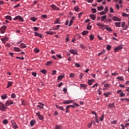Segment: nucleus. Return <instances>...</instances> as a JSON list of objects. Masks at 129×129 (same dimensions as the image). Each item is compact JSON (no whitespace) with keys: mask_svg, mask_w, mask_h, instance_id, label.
<instances>
[{"mask_svg":"<svg viewBox=\"0 0 129 129\" xmlns=\"http://www.w3.org/2000/svg\"><path fill=\"white\" fill-rule=\"evenodd\" d=\"M97 26L99 27V29H101V30H107V31H108V32H112V29H111L110 27H108L107 25H105L104 24H102L100 23V22H99L96 24Z\"/></svg>","mask_w":129,"mask_h":129,"instance_id":"nucleus-1","label":"nucleus"},{"mask_svg":"<svg viewBox=\"0 0 129 129\" xmlns=\"http://www.w3.org/2000/svg\"><path fill=\"white\" fill-rule=\"evenodd\" d=\"M14 21H19V22H24V18L22 17L21 16L18 15L16 16L14 19Z\"/></svg>","mask_w":129,"mask_h":129,"instance_id":"nucleus-2","label":"nucleus"},{"mask_svg":"<svg viewBox=\"0 0 129 129\" xmlns=\"http://www.w3.org/2000/svg\"><path fill=\"white\" fill-rule=\"evenodd\" d=\"M6 109L7 107L5 106V104L2 102H0V110H2V111H5V110Z\"/></svg>","mask_w":129,"mask_h":129,"instance_id":"nucleus-3","label":"nucleus"},{"mask_svg":"<svg viewBox=\"0 0 129 129\" xmlns=\"http://www.w3.org/2000/svg\"><path fill=\"white\" fill-rule=\"evenodd\" d=\"M7 29V26H3L0 28V32L1 34H5V31Z\"/></svg>","mask_w":129,"mask_h":129,"instance_id":"nucleus-4","label":"nucleus"},{"mask_svg":"<svg viewBox=\"0 0 129 129\" xmlns=\"http://www.w3.org/2000/svg\"><path fill=\"white\" fill-rule=\"evenodd\" d=\"M13 103L14 102H13V101L9 100L6 101V102L5 103V105L6 106H10L11 104H13Z\"/></svg>","mask_w":129,"mask_h":129,"instance_id":"nucleus-5","label":"nucleus"},{"mask_svg":"<svg viewBox=\"0 0 129 129\" xmlns=\"http://www.w3.org/2000/svg\"><path fill=\"white\" fill-rule=\"evenodd\" d=\"M50 7L51 8V9H52V10H54V11H59L60 9H59V8L56 7V6H55V5L52 4L50 6Z\"/></svg>","mask_w":129,"mask_h":129,"instance_id":"nucleus-6","label":"nucleus"},{"mask_svg":"<svg viewBox=\"0 0 129 129\" xmlns=\"http://www.w3.org/2000/svg\"><path fill=\"white\" fill-rule=\"evenodd\" d=\"M121 49H122V45H119L114 48V52H118Z\"/></svg>","mask_w":129,"mask_h":129,"instance_id":"nucleus-7","label":"nucleus"},{"mask_svg":"<svg viewBox=\"0 0 129 129\" xmlns=\"http://www.w3.org/2000/svg\"><path fill=\"white\" fill-rule=\"evenodd\" d=\"M36 115H37V116L39 117V118L40 119H41V120L44 119V117L43 116V115H42L40 114V112L36 113Z\"/></svg>","mask_w":129,"mask_h":129,"instance_id":"nucleus-8","label":"nucleus"},{"mask_svg":"<svg viewBox=\"0 0 129 129\" xmlns=\"http://www.w3.org/2000/svg\"><path fill=\"white\" fill-rule=\"evenodd\" d=\"M80 88H83L84 90L87 89V86L84 84H80Z\"/></svg>","mask_w":129,"mask_h":129,"instance_id":"nucleus-9","label":"nucleus"},{"mask_svg":"<svg viewBox=\"0 0 129 129\" xmlns=\"http://www.w3.org/2000/svg\"><path fill=\"white\" fill-rule=\"evenodd\" d=\"M34 35L36 37H39V38H40L41 39H42V38L43 37V35H42V34L38 33L37 32H35Z\"/></svg>","mask_w":129,"mask_h":129,"instance_id":"nucleus-10","label":"nucleus"},{"mask_svg":"<svg viewBox=\"0 0 129 129\" xmlns=\"http://www.w3.org/2000/svg\"><path fill=\"white\" fill-rule=\"evenodd\" d=\"M70 52L72 54H73L74 55H77V50H74V49H70Z\"/></svg>","mask_w":129,"mask_h":129,"instance_id":"nucleus-11","label":"nucleus"},{"mask_svg":"<svg viewBox=\"0 0 129 129\" xmlns=\"http://www.w3.org/2000/svg\"><path fill=\"white\" fill-rule=\"evenodd\" d=\"M112 20H113V21H114L115 22L118 21V22H120V21H121V20L118 18H117V17H115L114 16L112 18Z\"/></svg>","mask_w":129,"mask_h":129,"instance_id":"nucleus-12","label":"nucleus"},{"mask_svg":"<svg viewBox=\"0 0 129 129\" xmlns=\"http://www.w3.org/2000/svg\"><path fill=\"white\" fill-rule=\"evenodd\" d=\"M73 102V100H65L63 102V104H70V103H71Z\"/></svg>","mask_w":129,"mask_h":129,"instance_id":"nucleus-13","label":"nucleus"},{"mask_svg":"<svg viewBox=\"0 0 129 129\" xmlns=\"http://www.w3.org/2000/svg\"><path fill=\"white\" fill-rule=\"evenodd\" d=\"M12 127H13V128H14V129L18 128V125L17 124L16 122H13L12 123Z\"/></svg>","mask_w":129,"mask_h":129,"instance_id":"nucleus-14","label":"nucleus"},{"mask_svg":"<svg viewBox=\"0 0 129 129\" xmlns=\"http://www.w3.org/2000/svg\"><path fill=\"white\" fill-rule=\"evenodd\" d=\"M94 81V80L93 79L88 80V84H89V85H92V84L93 83Z\"/></svg>","mask_w":129,"mask_h":129,"instance_id":"nucleus-15","label":"nucleus"},{"mask_svg":"<svg viewBox=\"0 0 129 129\" xmlns=\"http://www.w3.org/2000/svg\"><path fill=\"white\" fill-rule=\"evenodd\" d=\"M20 47V48H22V49H24V48H26V47H27V45H26V44H25L24 43H21Z\"/></svg>","mask_w":129,"mask_h":129,"instance_id":"nucleus-16","label":"nucleus"},{"mask_svg":"<svg viewBox=\"0 0 129 129\" xmlns=\"http://www.w3.org/2000/svg\"><path fill=\"white\" fill-rule=\"evenodd\" d=\"M45 33L47 35H54V34H56V32L54 31H46Z\"/></svg>","mask_w":129,"mask_h":129,"instance_id":"nucleus-17","label":"nucleus"},{"mask_svg":"<svg viewBox=\"0 0 129 129\" xmlns=\"http://www.w3.org/2000/svg\"><path fill=\"white\" fill-rule=\"evenodd\" d=\"M108 107L110 108H115V106L114 105V103H113L112 104H109Z\"/></svg>","mask_w":129,"mask_h":129,"instance_id":"nucleus-18","label":"nucleus"},{"mask_svg":"<svg viewBox=\"0 0 129 129\" xmlns=\"http://www.w3.org/2000/svg\"><path fill=\"white\" fill-rule=\"evenodd\" d=\"M106 18H107V16L106 15H105V16H102L101 17L100 20L102 22H104V21H105V20H106Z\"/></svg>","mask_w":129,"mask_h":129,"instance_id":"nucleus-19","label":"nucleus"},{"mask_svg":"<svg viewBox=\"0 0 129 129\" xmlns=\"http://www.w3.org/2000/svg\"><path fill=\"white\" fill-rule=\"evenodd\" d=\"M55 106L57 108H58V109H60V110H62V111H65V109L62 106H58V105H56Z\"/></svg>","mask_w":129,"mask_h":129,"instance_id":"nucleus-20","label":"nucleus"},{"mask_svg":"<svg viewBox=\"0 0 129 129\" xmlns=\"http://www.w3.org/2000/svg\"><path fill=\"white\" fill-rule=\"evenodd\" d=\"M2 42L4 43V44L6 43V42L8 41L9 40V38L8 37H5L1 39Z\"/></svg>","mask_w":129,"mask_h":129,"instance_id":"nucleus-21","label":"nucleus"},{"mask_svg":"<svg viewBox=\"0 0 129 129\" xmlns=\"http://www.w3.org/2000/svg\"><path fill=\"white\" fill-rule=\"evenodd\" d=\"M35 123H36V120H32L31 121H30V125L31 126H33Z\"/></svg>","mask_w":129,"mask_h":129,"instance_id":"nucleus-22","label":"nucleus"},{"mask_svg":"<svg viewBox=\"0 0 129 129\" xmlns=\"http://www.w3.org/2000/svg\"><path fill=\"white\" fill-rule=\"evenodd\" d=\"M63 78H64V76H63V75L59 76L57 77V80H60V81H61V80H62V79H63Z\"/></svg>","mask_w":129,"mask_h":129,"instance_id":"nucleus-23","label":"nucleus"},{"mask_svg":"<svg viewBox=\"0 0 129 129\" xmlns=\"http://www.w3.org/2000/svg\"><path fill=\"white\" fill-rule=\"evenodd\" d=\"M90 17L91 19V20H95V15L93 14L90 15Z\"/></svg>","mask_w":129,"mask_h":129,"instance_id":"nucleus-24","label":"nucleus"},{"mask_svg":"<svg viewBox=\"0 0 129 129\" xmlns=\"http://www.w3.org/2000/svg\"><path fill=\"white\" fill-rule=\"evenodd\" d=\"M97 8L98 11H102V10H103V9H104L103 6H102L98 7Z\"/></svg>","mask_w":129,"mask_h":129,"instance_id":"nucleus-25","label":"nucleus"},{"mask_svg":"<svg viewBox=\"0 0 129 129\" xmlns=\"http://www.w3.org/2000/svg\"><path fill=\"white\" fill-rule=\"evenodd\" d=\"M125 101H129V98H121L120 101H122V102H124Z\"/></svg>","mask_w":129,"mask_h":129,"instance_id":"nucleus-26","label":"nucleus"},{"mask_svg":"<svg viewBox=\"0 0 129 129\" xmlns=\"http://www.w3.org/2000/svg\"><path fill=\"white\" fill-rule=\"evenodd\" d=\"M117 79H118V80H120V81H123V77H117Z\"/></svg>","mask_w":129,"mask_h":129,"instance_id":"nucleus-27","label":"nucleus"},{"mask_svg":"<svg viewBox=\"0 0 129 129\" xmlns=\"http://www.w3.org/2000/svg\"><path fill=\"white\" fill-rule=\"evenodd\" d=\"M39 104H41L42 106L40 105H37V107H39V108H41L42 109H44V104L41 103H39Z\"/></svg>","mask_w":129,"mask_h":129,"instance_id":"nucleus-28","label":"nucleus"},{"mask_svg":"<svg viewBox=\"0 0 129 129\" xmlns=\"http://www.w3.org/2000/svg\"><path fill=\"white\" fill-rule=\"evenodd\" d=\"M87 34H88V31H84L82 32L83 36H85V35H87Z\"/></svg>","mask_w":129,"mask_h":129,"instance_id":"nucleus-29","label":"nucleus"},{"mask_svg":"<svg viewBox=\"0 0 129 129\" xmlns=\"http://www.w3.org/2000/svg\"><path fill=\"white\" fill-rule=\"evenodd\" d=\"M12 84H13V83H12V82H9L8 83L7 88H9V87H10V86H12Z\"/></svg>","mask_w":129,"mask_h":129,"instance_id":"nucleus-30","label":"nucleus"},{"mask_svg":"<svg viewBox=\"0 0 129 129\" xmlns=\"http://www.w3.org/2000/svg\"><path fill=\"white\" fill-rule=\"evenodd\" d=\"M14 51H16V52H20L21 49L19 47H14Z\"/></svg>","mask_w":129,"mask_h":129,"instance_id":"nucleus-31","label":"nucleus"},{"mask_svg":"<svg viewBox=\"0 0 129 129\" xmlns=\"http://www.w3.org/2000/svg\"><path fill=\"white\" fill-rule=\"evenodd\" d=\"M54 24H60V19L57 18L54 22Z\"/></svg>","mask_w":129,"mask_h":129,"instance_id":"nucleus-32","label":"nucleus"},{"mask_svg":"<svg viewBox=\"0 0 129 129\" xmlns=\"http://www.w3.org/2000/svg\"><path fill=\"white\" fill-rule=\"evenodd\" d=\"M52 63H53V62H52V61H47L45 65L46 66H50V65H51V64H52Z\"/></svg>","mask_w":129,"mask_h":129,"instance_id":"nucleus-33","label":"nucleus"},{"mask_svg":"<svg viewBox=\"0 0 129 129\" xmlns=\"http://www.w3.org/2000/svg\"><path fill=\"white\" fill-rule=\"evenodd\" d=\"M116 27H120V22H116L115 23Z\"/></svg>","mask_w":129,"mask_h":129,"instance_id":"nucleus-34","label":"nucleus"},{"mask_svg":"<svg viewBox=\"0 0 129 129\" xmlns=\"http://www.w3.org/2000/svg\"><path fill=\"white\" fill-rule=\"evenodd\" d=\"M30 20L33 22H36V21H37V18H35L34 17H33L30 18Z\"/></svg>","mask_w":129,"mask_h":129,"instance_id":"nucleus-35","label":"nucleus"},{"mask_svg":"<svg viewBox=\"0 0 129 129\" xmlns=\"http://www.w3.org/2000/svg\"><path fill=\"white\" fill-rule=\"evenodd\" d=\"M69 108H70V107H69V105L66 106V111H65L66 113H68V110H69Z\"/></svg>","mask_w":129,"mask_h":129,"instance_id":"nucleus-36","label":"nucleus"},{"mask_svg":"<svg viewBox=\"0 0 129 129\" xmlns=\"http://www.w3.org/2000/svg\"><path fill=\"white\" fill-rule=\"evenodd\" d=\"M72 24H73V20L71 19L70 21L69 24V27H71V26H72Z\"/></svg>","mask_w":129,"mask_h":129,"instance_id":"nucleus-37","label":"nucleus"},{"mask_svg":"<svg viewBox=\"0 0 129 129\" xmlns=\"http://www.w3.org/2000/svg\"><path fill=\"white\" fill-rule=\"evenodd\" d=\"M105 53V50H103L102 52L98 53V56H100L101 55H103V54Z\"/></svg>","mask_w":129,"mask_h":129,"instance_id":"nucleus-38","label":"nucleus"},{"mask_svg":"<svg viewBox=\"0 0 129 129\" xmlns=\"http://www.w3.org/2000/svg\"><path fill=\"white\" fill-rule=\"evenodd\" d=\"M62 128V126L59 125H56L55 126V129H61Z\"/></svg>","mask_w":129,"mask_h":129,"instance_id":"nucleus-39","label":"nucleus"},{"mask_svg":"<svg viewBox=\"0 0 129 129\" xmlns=\"http://www.w3.org/2000/svg\"><path fill=\"white\" fill-rule=\"evenodd\" d=\"M6 19H7V20H10V21H12V17L10 16H6Z\"/></svg>","mask_w":129,"mask_h":129,"instance_id":"nucleus-40","label":"nucleus"},{"mask_svg":"<svg viewBox=\"0 0 129 129\" xmlns=\"http://www.w3.org/2000/svg\"><path fill=\"white\" fill-rule=\"evenodd\" d=\"M93 39H94V36L92 34H91L90 36V40L92 41V40H93Z\"/></svg>","mask_w":129,"mask_h":129,"instance_id":"nucleus-41","label":"nucleus"},{"mask_svg":"<svg viewBox=\"0 0 129 129\" xmlns=\"http://www.w3.org/2000/svg\"><path fill=\"white\" fill-rule=\"evenodd\" d=\"M2 99H6L7 98V94L3 95L1 96Z\"/></svg>","mask_w":129,"mask_h":129,"instance_id":"nucleus-42","label":"nucleus"},{"mask_svg":"<svg viewBox=\"0 0 129 129\" xmlns=\"http://www.w3.org/2000/svg\"><path fill=\"white\" fill-rule=\"evenodd\" d=\"M40 72H41V73H42L43 74H46V73H47V71H46V70H41Z\"/></svg>","mask_w":129,"mask_h":129,"instance_id":"nucleus-43","label":"nucleus"},{"mask_svg":"<svg viewBox=\"0 0 129 129\" xmlns=\"http://www.w3.org/2000/svg\"><path fill=\"white\" fill-rule=\"evenodd\" d=\"M107 12H108V8H107V7H106L104 10V12H105L106 14Z\"/></svg>","mask_w":129,"mask_h":129,"instance_id":"nucleus-44","label":"nucleus"},{"mask_svg":"<svg viewBox=\"0 0 129 129\" xmlns=\"http://www.w3.org/2000/svg\"><path fill=\"white\" fill-rule=\"evenodd\" d=\"M34 52H35V53H39V52H40V50H39V49L36 48L34 49Z\"/></svg>","mask_w":129,"mask_h":129,"instance_id":"nucleus-45","label":"nucleus"},{"mask_svg":"<svg viewBox=\"0 0 129 129\" xmlns=\"http://www.w3.org/2000/svg\"><path fill=\"white\" fill-rule=\"evenodd\" d=\"M11 98H16V94H15V93H13L12 94Z\"/></svg>","mask_w":129,"mask_h":129,"instance_id":"nucleus-46","label":"nucleus"},{"mask_svg":"<svg viewBox=\"0 0 129 129\" xmlns=\"http://www.w3.org/2000/svg\"><path fill=\"white\" fill-rule=\"evenodd\" d=\"M122 17H128V14H125V13H122Z\"/></svg>","mask_w":129,"mask_h":129,"instance_id":"nucleus-47","label":"nucleus"},{"mask_svg":"<svg viewBox=\"0 0 129 129\" xmlns=\"http://www.w3.org/2000/svg\"><path fill=\"white\" fill-rule=\"evenodd\" d=\"M120 97H123L124 96H125V94H124L122 92H121L120 94Z\"/></svg>","mask_w":129,"mask_h":129,"instance_id":"nucleus-48","label":"nucleus"},{"mask_svg":"<svg viewBox=\"0 0 129 129\" xmlns=\"http://www.w3.org/2000/svg\"><path fill=\"white\" fill-rule=\"evenodd\" d=\"M109 12L110 13H114V11H113V9H112L111 7L110 8Z\"/></svg>","mask_w":129,"mask_h":129,"instance_id":"nucleus-49","label":"nucleus"},{"mask_svg":"<svg viewBox=\"0 0 129 129\" xmlns=\"http://www.w3.org/2000/svg\"><path fill=\"white\" fill-rule=\"evenodd\" d=\"M103 118H104V115H102L100 118V121H102V120H103Z\"/></svg>","mask_w":129,"mask_h":129,"instance_id":"nucleus-50","label":"nucleus"},{"mask_svg":"<svg viewBox=\"0 0 129 129\" xmlns=\"http://www.w3.org/2000/svg\"><path fill=\"white\" fill-rule=\"evenodd\" d=\"M74 10L76 11V12H78V11H79V7H74Z\"/></svg>","mask_w":129,"mask_h":129,"instance_id":"nucleus-51","label":"nucleus"},{"mask_svg":"<svg viewBox=\"0 0 129 129\" xmlns=\"http://www.w3.org/2000/svg\"><path fill=\"white\" fill-rule=\"evenodd\" d=\"M96 12L97 11L96 9H92V13H93V14H95Z\"/></svg>","mask_w":129,"mask_h":129,"instance_id":"nucleus-52","label":"nucleus"},{"mask_svg":"<svg viewBox=\"0 0 129 129\" xmlns=\"http://www.w3.org/2000/svg\"><path fill=\"white\" fill-rule=\"evenodd\" d=\"M8 120H7V119H4V120H3V123L4 124H8Z\"/></svg>","mask_w":129,"mask_h":129,"instance_id":"nucleus-53","label":"nucleus"},{"mask_svg":"<svg viewBox=\"0 0 129 129\" xmlns=\"http://www.w3.org/2000/svg\"><path fill=\"white\" fill-rule=\"evenodd\" d=\"M104 86V87H109V86H110V84L106 83V84H105Z\"/></svg>","mask_w":129,"mask_h":129,"instance_id":"nucleus-54","label":"nucleus"},{"mask_svg":"<svg viewBox=\"0 0 129 129\" xmlns=\"http://www.w3.org/2000/svg\"><path fill=\"white\" fill-rule=\"evenodd\" d=\"M32 29L34 31H38L39 30V28H38L37 27H33Z\"/></svg>","mask_w":129,"mask_h":129,"instance_id":"nucleus-55","label":"nucleus"},{"mask_svg":"<svg viewBox=\"0 0 129 129\" xmlns=\"http://www.w3.org/2000/svg\"><path fill=\"white\" fill-rule=\"evenodd\" d=\"M92 27V26H91V25H88L87 29V30H91V28Z\"/></svg>","mask_w":129,"mask_h":129,"instance_id":"nucleus-56","label":"nucleus"},{"mask_svg":"<svg viewBox=\"0 0 129 129\" xmlns=\"http://www.w3.org/2000/svg\"><path fill=\"white\" fill-rule=\"evenodd\" d=\"M80 48H81V49H83V50H84L85 49V46H84V45L83 44H81Z\"/></svg>","mask_w":129,"mask_h":129,"instance_id":"nucleus-57","label":"nucleus"},{"mask_svg":"<svg viewBox=\"0 0 129 129\" xmlns=\"http://www.w3.org/2000/svg\"><path fill=\"white\" fill-rule=\"evenodd\" d=\"M60 28V25H57L55 29H53L54 31L55 30H59V28Z\"/></svg>","mask_w":129,"mask_h":129,"instance_id":"nucleus-58","label":"nucleus"},{"mask_svg":"<svg viewBox=\"0 0 129 129\" xmlns=\"http://www.w3.org/2000/svg\"><path fill=\"white\" fill-rule=\"evenodd\" d=\"M52 72V75H55L56 73H57V71H56V70H53Z\"/></svg>","mask_w":129,"mask_h":129,"instance_id":"nucleus-59","label":"nucleus"},{"mask_svg":"<svg viewBox=\"0 0 129 129\" xmlns=\"http://www.w3.org/2000/svg\"><path fill=\"white\" fill-rule=\"evenodd\" d=\"M104 95H105L106 97H108V95H109V93H104Z\"/></svg>","mask_w":129,"mask_h":129,"instance_id":"nucleus-60","label":"nucleus"},{"mask_svg":"<svg viewBox=\"0 0 129 129\" xmlns=\"http://www.w3.org/2000/svg\"><path fill=\"white\" fill-rule=\"evenodd\" d=\"M107 49L109 50L110 49H111V46L110 45H107Z\"/></svg>","mask_w":129,"mask_h":129,"instance_id":"nucleus-61","label":"nucleus"},{"mask_svg":"<svg viewBox=\"0 0 129 129\" xmlns=\"http://www.w3.org/2000/svg\"><path fill=\"white\" fill-rule=\"evenodd\" d=\"M74 73H72V74H70V77L72 78H73L74 77Z\"/></svg>","mask_w":129,"mask_h":129,"instance_id":"nucleus-62","label":"nucleus"},{"mask_svg":"<svg viewBox=\"0 0 129 129\" xmlns=\"http://www.w3.org/2000/svg\"><path fill=\"white\" fill-rule=\"evenodd\" d=\"M111 123L113 124H116V120H113L111 122Z\"/></svg>","mask_w":129,"mask_h":129,"instance_id":"nucleus-63","label":"nucleus"},{"mask_svg":"<svg viewBox=\"0 0 129 129\" xmlns=\"http://www.w3.org/2000/svg\"><path fill=\"white\" fill-rule=\"evenodd\" d=\"M32 75H33V76H34V77H36V76H37V74L35 72H32Z\"/></svg>","mask_w":129,"mask_h":129,"instance_id":"nucleus-64","label":"nucleus"}]
</instances>
